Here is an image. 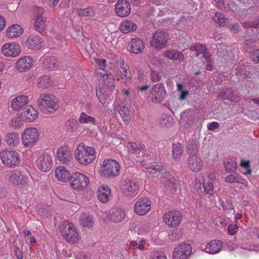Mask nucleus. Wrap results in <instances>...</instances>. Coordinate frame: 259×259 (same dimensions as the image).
Wrapping results in <instances>:
<instances>
[{
  "label": "nucleus",
  "mask_w": 259,
  "mask_h": 259,
  "mask_svg": "<svg viewBox=\"0 0 259 259\" xmlns=\"http://www.w3.org/2000/svg\"><path fill=\"white\" fill-rule=\"evenodd\" d=\"M74 154L78 162L83 165L89 164L96 158L95 149L81 143L77 146Z\"/></svg>",
  "instance_id": "obj_1"
},
{
  "label": "nucleus",
  "mask_w": 259,
  "mask_h": 259,
  "mask_svg": "<svg viewBox=\"0 0 259 259\" xmlns=\"http://www.w3.org/2000/svg\"><path fill=\"white\" fill-rule=\"evenodd\" d=\"M38 107L44 113H54L58 108L55 96L46 94H41L37 100Z\"/></svg>",
  "instance_id": "obj_2"
},
{
  "label": "nucleus",
  "mask_w": 259,
  "mask_h": 259,
  "mask_svg": "<svg viewBox=\"0 0 259 259\" xmlns=\"http://www.w3.org/2000/svg\"><path fill=\"white\" fill-rule=\"evenodd\" d=\"M60 232L66 240L72 243H76L79 240V235L74 225L66 221L60 226Z\"/></svg>",
  "instance_id": "obj_3"
},
{
  "label": "nucleus",
  "mask_w": 259,
  "mask_h": 259,
  "mask_svg": "<svg viewBox=\"0 0 259 259\" xmlns=\"http://www.w3.org/2000/svg\"><path fill=\"white\" fill-rule=\"evenodd\" d=\"M89 182V178L83 174L79 172L73 174L70 179L71 188L76 191L84 190Z\"/></svg>",
  "instance_id": "obj_4"
},
{
  "label": "nucleus",
  "mask_w": 259,
  "mask_h": 259,
  "mask_svg": "<svg viewBox=\"0 0 259 259\" xmlns=\"http://www.w3.org/2000/svg\"><path fill=\"white\" fill-rule=\"evenodd\" d=\"M120 168L119 163L116 160H106L101 167L102 175L106 177H115L119 174Z\"/></svg>",
  "instance_id": "obj_5"
},
{
  "label": "nucleus",
  "mask_w": 259,
  "mask_h": 259,
  "mask_svg": "<svg viewBox=\"0 0 259 259\" xmlns=\"http://www.w3.org/2000/svg\"><path fill=\"white\" fill-rule=\"evenodd\" d=\"M2 162L7 166L13 167L19 164L20 159L19 154L14 150H5L0 153Z\"/></svg>",
  "instance_id": "obj_6"
},
{
  "label": "nucleus",
  "mask_w": 259,
  "mask_h": 259,
  "mask_svg": "<svg viewBox=\"0 0 259 259\" xmlns=\"http://www.w3.org/2000/svg\"><path fill=\"white\" fill-rule=\"evenodd\" d=\"M168 39V34L162 31H156L153 35L150 45L157 50L164 48Z\"/></svg>",
  "instance_id": "obj_7"
},
{
  "label": "nucleus",
  "mask_w": 259,
  "mask_h": 259,
  "mask_svg": "<svg viewBox=\"0 0 259 259\" xmlns=\"http://www.w3.org/2000/svg\"><path fill=\"white\" fill-rule=\"evenodd\" d=\"M39 134L34 127H30L26 130L22 136V140L25 146L31 147L38 140Z\"/></svg>",
  "instance_id": "obj_8"
},
{
  "label": "nucleus",
  "mask_w": 259,
  "mask_h": 259,
  "mask_svg": "<svg viewBox=\"0 0 259 259\" xmlns=\"http://www.w3.org/2000/svg\"><path fill=\"white\" fill-rule=\"evenodd\" d=\"M151 100L155 103L162 102L166 96V92L163 84L157 83L154 85L151 92Z\"/></svg>",
  "instance_id": "obj_9"
},
{
  "label": "nucleus",
  "mask_w": 259,
  "mask_h": 259,
  "mask_svg": "<svg viewBox=\"0 0 259 259\" xmlns=\"http://www.w3.org/2000/svg\"><path fill=\"white\" fill-rule=\"evenodd\" d=\"M151 203V201L147 197L139 198L134 206L135 213L140 215L146 214L150 209Z\"/></svg>",
  "instance_id": "obj_10"
},
{
  "label": "nucleus",
  "mask_w": 259,
  "mask_h": 259,
  "mask_svg": "<svg viewBox=\"0 0 259 259\" xmlns=\"http://www.w3.org/2000/svg\"><path fill=\"white\" fill-rule=\"evenodd\" d=\"M191 252V246L188 243H183L175 247L173 252V258L187 259Z\"/></svg>",
  "instance_id": "obj_11"
},
{
  "label": "nucleus",
  "mask_w": 259,
  "mask_h": 259,
  "mask_svg": "<svg viewBox=\"0 0 259 259\" xmlns=\"http://www.w3.org/2000/svg\"><path fill=\"white\" fill-rule=\"evenodd\" d=\"M9 175V181L15 186H22L27 184L28 177L20 171H12Z\"/></svg>",
  "instance_id": "obj_12"
},
{
  "label": "nucleus",
  "mask_w": 259,
  "mask_h": 259,
  "mask_svg": "<svg viewBox=\"0 0 259 259\" xmlns=\"http://www.w3.org/2000/svg\"><path fill=\"white\" fill-rule=\"evenodd\" d=\"M182 214L178 211H170L166 212L164 217L163 220L166 224L171 227L178 226L182 220Z\"/></svg>",
  "instance_id": "obj_13"
},
{
  "label": "nucleus",
  "mask_w": 259,
  "mask_h": 259,
  "mask_svg": "<svg viewBox=\"0 0 259 259\" xmlns=\"http://www.w3.org/2000/svg\"><path fill=\"white\" fill-rule=\"evenodd\" d=\"M36 163L37 167L42 171H48L52 167V158L47 154L42 153L37 158Z\"/></svg>",
  "instance_id": "obj_14"
},
{
  "label": "nucleus",
  "mask_w": 259,
  "mask_h": 259,
  "mask_svg": "<svg viewBox=\"0 0 259 259\" xmlns=\"http://www.w3.org/2000/svg\"><path fill=\"white\" fill-rule=\"evenodd\" d=\"M217 97L221 99L227 100L231 102L238 103L241 101V98L236 95L230 88L222 89L219 92Z\"/></svg>",
  "instance_id": "obj_15"
},
{
  "label": "nucleus",
  "mask_w": 259,
  "mask_h": 259,
  "mask_svg": "<svg viewBox=\"0 0 259 259\" xmlns=\"http://www.w3.org/2000/svg\"><path fill=\"white\" fill-rule=\"evenodd\" d=\"M115 11L118 16L123 17L130 15L131 6L127 0H118L115 5Z\"/></svg>",
  "instance_id": "obj_16"
},
{
  "label": "nucleus",
  "mask_w": 259,
  "mask_h": 259,
  "mask_svg": "<svg viewBox=\"0 0 259 259\" xmlns=\"http://www.w3.org/2000/svg\"><path fill=\"white\" fill-rule=\"evenodd\" d=\"M138 184L132 181L125 182L122 187V192L126 196L134 197L138 194Z\"/></svg>",
  "instance_id": "obj_17"
},
{
  "label": "nucleus",
  "mask_w": 259,
  "mask_h": 259,
  "mask_svg": "<svg viewBox=\"0 0 259 259\" xmlns=\"http://www.w3.org/2000/svg\"><path fill=\"white\" fill-rule=\"evenodd\" d=\"M2 51L5 56L12 57L17 56L21 52L17 43L5 44L2 47Z\"/></svg>",
  "instance_id": "obj_18"
},
{
  "label": "nucleus",
  "mask_w": 259,
  "mask_h": 259,
  "mask_svg": "<svg viewBox=\"0 0 259 259\" xmlns=\"http://www.w3.org/2000/svg\"><path fill=\"white\" fill-rule=\"evenodd\" d=\"M32 59L28 56L22 57L16 63L15 67L19 72H24L29 70L32 66Z\"/></svg>",
  "instance_id": "obj_19"
},
{
  "label": "nucleus",
  "mask_w": 259,
  "mask_h": 259,
  "mask_svg": "<svg viewBox=\"0 0 259 259\" xmlns=\"http://www.w3.org/2000/svg\"><path fill=\"white\" fill-rule=\"evenodd\" d=\"M20 111L24 121L30 122L34 120L37 116V111L31 106H26Z\"/></svg>",
  "instance_id": "obj_20"
},
{
  "label": "nucleus",
  "mask_w": 259,
  "mask_h": 259,
  "mask_svg": "<svg viewBox=\"0 0 259 259\" xmlns=\"http://www.w3.org/2000/svg\"><path fill=\"white\" fill-rule=\"evenodd\" d=\"M107 218L114 222H120L125 215L124 211L120 208H113L109 211L105 212Z\"/></svg>",
  "instance_id": "obj_21"
},
{
  "label": "nucleus",
  "mask_w": 259,
  "mask_h": 259,
  "mask_svg": "<svg viewBox=\"0 0 259 259\" xmlns=\"http://www.w3.org/2000/svg\"><path fill=\"white\" fill-rule=\"evenodd\" d=\"M58 159L63 163H67L71 159V153L68 146L60 148L57 153Z\"/></svg>",
  "instance_id": "obj_22"
},
{
  "label": "nucleus",
  "mask_w": 259,
  "mask_h": 259,
  "mask_svg": "<svg viewBox=\"0 0 259 259\" xmlns=\"http://www.w3.org/2000/svg\"><path fill=\"white\" fill-rule=\"evenodd\" d=\"M188 164L189 168L193 171L199 172L202 168V161L198 156L189 157Z\"/></svg>",
  "instance_id": "obj_23"
},
{
  "label": "nucleus",
  "mask_w": 259,
  "mask_h": 259,
  "mask_svg": "<svg viewBox=\"0 0 259 259\" xmlns=\"http://www.w3.org/2000/svg\"><path fill=\"white\" fill-rule=\"evenodd\" d=\"M223 243L221 241L213 240L210 241L205 248V251L210 254H214L220 251Z\"/></svg>",
  "instance_id": "obj_24"
},
{
  "label": "nucleus",
  "mask_w": 259,
  "mask_h": 259,
  "mask_svg": "<svg viewBox=\"0 0 259 259\" xmlns=\"http://www.w3.org/2000/svg\"><path fill=\"white\" fill-rule=\"evenodd\" d=\"M111 191L107 185H103L100 187L98 191V199L103 203H106L109 200Z\"/></svg>",
  "instance_id": "obj_25"
},
{
  "label": "nucleus",
  "mask_w": 259,
  "mask_h": 259,
  "mask_svg": "<svg viewBox=\"0 0 259 259\" xmlns=\"http://www.w3.org/2000/svg\"><path fill=\"white\" fill-rule=\"evenodd\" d=\"M145 45L140 38H134L132 40L130 52L134 54H139L143 52Z\"/></svg>",
  "instance_id": "obj_26"
},
{
  "label": "nucleus",
  "mask_w": 259,
  "mask_h": 259,
  "mask_svg": "<svg viewBox=\"0 0 259 259\" xmlns=\"http://www.w3.org/2000/svg\"><path fill=\"white\" fill-rule=\"evenodd\" d=\"M55 175L57 179L61 182H66L70 179V174L68 170L62 166H59L55 169Z\"/></svg>",
  "instance_id": "obj_27"
},
{
  "label": "nucleus",
  "mask_w": 259,
  "mask_h": 259,
  "mask_svg": "<svg viewBox=\"0 0 259 259\" xmlns=\"http://www.w3.org/2000/svg\"><path fill=\"white\" fill-rule=\"evenodd\" d=\"M119 28L120 31L122 33H128L136 30L137 26L131 20H126L121 23Z\"/></svg>",
  "instance_id": "obj_28"
},
{
  "label": "nucleus",
  "mask_w": 259,
  "mask_h": 259,
  "mask_svg": "<svg viewBox=\"0 0 259 259\" xmlns=\"http://www.w3.org/2000/svg\"><path fill=\"white\" fill-rule=\"evenodd\" d=\"M164 55L168 59L174 61H182L184 59V55L176 50H170L164 52Z\"/></svg>",
  "instance_id": "obj_29"
},
{
  "label": "nucleus",
  "mask_w": 259,
  "mask_h": 259,
  "mask_svg": "<svg viewBox=\"0 0 259 259\" xmlns=\"http://www.w3.org/2000/svg\"><path fill=\"white\" fill-rule=\"evenodd\" d=\"M41 39L36 35L30 36L26 41L27 45L31 49L38 50L41 46Z\"/></svg>",
  "instance_id": "obj_30"
},
{
  "label": "nucleus",
  "mask_w": 259,
  "mask_h": 259,
  "mask_svg": "<svg viewBox=\"0 0 259 259\" xmlns=\"http://www.w3.org/2000/svg\"><path fill=\"white\" fill-rule=\"evenodd\" d=\"M5 141L10 147H14L19 143V135L16 133H7L5 137Z\"/></svg>",
  "instance_id": "obj_31"
},
{
  "label": "nucleus",
  "mask_w": 259,
  "mask_h": 259,
  "mask_svg": "<svg viewBox=\"0 0 259 259\" xmlns=\"http://www.w3.org/2000/svg\"><path fill=\"white\" fill-rule=\"evenodd\" d=\"M80 222L83 227L91 228L93 227L95 221L92 215L82 214L80 217Z\"/></svg>",
  "instance_id": "obj_32"
},
{
  "label": "nucleus",
  "mask_w": 259,
  "mask_h": 259,
  "mask_svg": "<svg viewBox=\"0 0 259 259\" xmlns=\"http://www.w3.org/2000/svg\"><path fill=\"white\" fill-rule=\"evenodd\" d=\"M23 33L22 28L17 24L12 25L7 31V36L9 37H14L20 35Z\"/></svg>",
  "instance_id": "obj_33"
},
{
  "label": "nucleus",
  "mask_w": 259,
  "mask_h": 259,
  "mask_svg": "<svg viewBox=\"0 0 259 259\" xmlns=\"http://www.w3.org/2000/svg\"><path fill=\"white\" fill-rule=\"evenodd\" d=\"M46 25L47 19L44 17L37 18L34 23L35 29L41 34L44 32Z\"/></svg>",
  "instance_id": "obj_34"
},
{
  "label": "nucleus",
  "mask_w": 259,
  "mask_h": 259,
  "mask_svg": "<svg viewBox=\"0 0 259 259\" xmlns=\"http://www.w3.org/2000/svg\"><path fill=\"white\" fill-rule=\"evenodd\" d=\"M27 101V97L21 96L14 98L12 101V107L14 110H17L23 107Z\"/></svg>",
  "instance_id": "obj_35"
},
{
  "label": "nucleus",
  "mask_w": 259,
  "mask_h": 259,
  "mask_svg": "<svg viewBox=\"0 0 259 259\" xmlns=\"http://www.w3.org/2000/svg\"><path fill=\"white\" fill-rule=\"evenodd\" d=\"M172 157L174 159L177 160L180 158L183 153V147L179 143L172 144Z\"/></svg>",
  "instance_id": "obj_36"
},
{
  "label": "nucleus",
  "mask_w": 259,
  "mask_h": 259,
  "mask_svg": "<svg viewBox=\"0 0 259 259\" xmlns=\"http://www.w3.org/2000/svg\"><path fill=\"white\" fill-rule=\"evenodd\" d=\"M215 22L221 27H226L229 24V20L223 13L217 12L214 18Z\"/></svg>",
  "instance_id": "obj_37"
},
{
  "label": "nucleus",
  "mask_w": 259,
  "mask_h": 259,
  "mask_svg": "<svg viewBox=\"0 0 259 259\" xmlns=\"http://www.w3.org/2000/svg\"><path fill=\"white\" fill-rule=\"evenodd\" d=\"M165 187L169 190L171 192H175L177 190V184L175 178L171 175L169 177L165 180Z\"/></svg>",
  "instance_id": "obj_38"
},
{
  "label": "nucleus",
  "mask_w": 259,
  "mask_h": 259,
  "mask_svg": "<svg viewBox=\"0 0 259 259\" xmlns=\"http://www.w3.org/2000/svg\"><path fill=\"white\" fill-rule=\"evenodd\" d=\"M117 110L121 117L124 122H128L130 120V111L127 107L125 105L119 106Z\"/></svg>",
  "instance_id": "obj_39"
},
{
  "label": "nucleus",
  "mask_w": 259,
  "mask_h": 259,
  "mask_svg": "<svg viewBox=\"0 0 259 259\" xmlns=\"http://www.w3.org/2000/svg\"><path fill=\"white\" fill-rule=\"evenodd\" d=\"M57 63L54 57H46L43 61L44 68L48 69H53L57 67Z\"/></svg>",
  "instance_id": "obj_40"
},
{
  "label": "nucleus",
  "mask_w": 259,
  "mask_h": 259,
  "mask_svg": "<svg viewBox=\"0 0 259 259\" xmlns=\"http://www.w3.org/2000/svg\"><path fill=\"white\" fill-rule=\"evenodd\" d=\"M225 168L228 172H234L237 169V163L231 159H228L224 161Z\"/></svg>",
  "instance_id": "obj_41"
},
{
  "label": "nucleus",
  "mask_w": 259,
  "mask_h": 259,
  "mask_svg": "<svg viewBox=\"0 0 259 259\" xmlns=\"http://www.w3.org/2000/svg\"><path fill=\"white\" fill-rule=\"evenodd\" d=\"M198 152V144L194 141H189L187 146V152L189 157L197 156Z\"/></svg>",
  "instance_id": "obj_42"
},
{
  "label": "nucleus",
  "mask_w": 259,
  "mask_h": 259,
  "mask_svg": "<svg viewBox=\"0 0 259 259\" xmlns=\"http://www.w3.org/2000/svg\"><path fill=\"white\" fill-rule=\"evenodd\" d=\"M65 126L67 131L73 132L75 131L78 127L77 120L72 118L69 119L65 122Z\"/></svg>",
  "instance_id": "obj_43"
},
{
  "label": "nucleus",
  "mask_w": 259,
  "mask_h": 259,
  "mask_svg": "<svg viewBox=\"0 0 259 259\" xmlns=\"http://www.w3.org/2000/svg\"><path fill=\"white\" fill-rule=\"evenodd\" d=\"M96 94L100 103L103 105L105 104L109 98L106 93L105 89L99 88L97 89Z\"/></svg>",
  "instance_id": "obj_44"
},
{
  "label": "nucleus",
  "mask_w": 259,
  "mask_h": 259,
  "mask_svg": "<svg viewBox=\"0 0 259 259\" xmlns=\"http://www.w3.org/2000/svg\"><path fill=\"white\" fill-rule=\"evenodd\" d=\"M51 79L47 75H45L40 78L37 82V85L39 88H46L51 86Z\"/></svg>",
  "instance_id": "obj_45"
},
{
  "label": "nucleus",
  "mask_w": 259,
  "mask_h": 259,
  "mask_svg": "<svg viewBox=\"0 0 259 259\" xmlns=\"http://www.w3.org/2000/svg\"><path fill=\"white\" fill-rule=\"evenodd\" d=\"M163 167L161 165H157L156 167L151 166L147 168V171L152 177L158 176L162 171Z\"/></svg>",
  "instance_id": "obj_46"
},
{
  "label": "nucleus",
  "mask_w": 259,
  "mask_h": 259,
  "mask_svg": "<svg viewBox=\"0 0 259 259\" xmlns=\"http://www.w3.org/2000/svg\"><path fill=\"white\" fill-rule=\"evenodd\" d=\"M213 185L212 183L209 181L207 182H204L203 184V190L202 191L201 188H200V190L201 192H204L207 194L212 195L213 192Z\"/></svg>",
  "instance_id": "obj_47"
},
{
  "label": "nucleus",
  "mask_w": 259,
  "mask_h": 259,
  "mask_svg": "<svg viewBox=\"0 0 259 259\" xmlns=\"http://www.w3.org/2000/svg\"><path fill=\"white\" fill-rule=\"evenodd\" d=\"M95 120L94 117L88 115L84 112H82L79 118V121L81 123H95Z\"/></svg>",
  "instance_id": "obj_48"
},
{
  "label": "nucleus",
  "mask_w": 259,
  "mask_h": 259,
  "mask_svg": "<svg viewBox=\"0 0 259 259\" xmlns=\"http://www.w3.org/2000/svg\"><path fill=\"white\" fill-rule=\"evenodd\" d=\"M103 81L104 82V84L108 89H112L114 87L115 80L112 74L109 73V75L106 76V77L104 79Z\"/></svg>",
  "instance_id": "obj_49"
},
{
  "label": "nucleus",
  "mask_w": 259,
  "mask_h": 259,
  "mask_svg": "<svg viewBox=\"0 0 259 259\" xmlns=\"http://www.w3.org/2000/svg\"><path fill=\"white\" fill-rule=\"evenodd\" d=\"M150 259H166V256L164 252L159 250H154L151 253Z\"/></svg>",
  "instance_id": "obj_50"
},
{
  "label": "nucleus",
  "mask_w": 259,
  "mask_h": 259,
  "mask_svg": "<svg viewBox=\"0 0 259 259\" xmlns=\"http://www.w3.org/2000/svg\"><path fill=\"white\" fill-rule=\"evenodd\" d=\"M143 241L140 240L139 243L136 241H131L130 243V249H139L140 250H143L145 246L143 243Z\"/></svg>",
  "instance_id": "obj_51"
},
{
  "label": "nucleus",
  "mask_w": 259,
  "mask_h": 259,
  "mask_svg": "<svg viewBox=\"0 0 259 259\" xmlns=\"http://www.w3.org/2000/svg\"><path fill=\"white\" fill-rule=\"evenodd\" d=\"M169 237V239L171 240H177L182 237V232L178 229L173 230L170 232Z\"/></svg>",
  "instance_id": "obj_52"
},
{
  "label": "nucleus",
  "mask_w": 259,
  "mask_h": 259,
  "mask_svg": "<svg viewBox=\"0 0 259 259\" xmlns=\"http://www.w3.org/2000/svg\"><path fill=\"white\" fill-rule=\"evenodd\" d=\"M226 27L229 28L230 31L234 33H237L240 30V26L238 23L233 24L229 22V24L227 25Z\"/></svg>",
  "instance_id": "obj_53"
},
{
  "label": "nucleus",
  "mask_w": 259,
  "mask_h": 259,
  "mask_svg": "<svg viewBox=\"0 0 259 259\" xmlns=\"http://www.w3.org/2000/svg\"><path fill=\"white\" fill-rule=\"evenodd\" d=\"M89 7L85 9H80L77 10V14L80 16H91L92 11Z\"/></svg>",
  "instance_id": "obj_54"
},
{
  "label": "nucleus",
  "mask_w": 259,
  "mask_h": 259,
  "mask_svg": "<svg viewBox=\"0 0 259 259\" xmlns=\"http://www.w3.org/2000/svg\"><path fill=\"white\" fill-rule=\"evenodd\" d=\"M44 12L45 10L41 7L35 6L33 8V13L34 16L36 17V19L39 17H43L42 15L44 14Z\"/></svg>",
  "instance_id": "obj_55"
},
{
  "label": "nucleus",
  "mask_w": 259,
  "mask_h": 259,
  "mask_svg": "<svg viewBox=\"0 0 259 259\" xmlns=\"http://www.w3.org/2000/svg\"><path fill=\"white\" fill-rule=\"evenodd\" d=\"M151 79L153 82L159 81L162 77L161 73L156 72L155 71H152L150 74Z\"/></svg>",
  "instance_id": "obj_56"
},
{
  "label": "nucleus",
  "mask_w": 259,
  "mask_h": 259,
  "mask_svg": "<svg viewBox=\"0 0 259 259\" xmlns=\"http://www.w3.org/2000/svg\"><path fill=\"white\" fill-rule=\"evenodd\" d=\"M96 73L98 77H102L104 79L106 77V76L109 75V72L107 70L103 68H99L96 70Z\"/></svg>",
  "instance_id": "obj_57"
},
{
  "label": "nucleus",
  "mask_w": 259,
  "mask_h": 259,
  "mask_svg": "<svg viewBox=\"0 0 259 259\" xmlns=\"http://www.w3.org/2000/svg\"><path fill=\"white\" fill-rule=\"evenodd\" d=\"M22 121H24V119L20 115L19 116L13 118L11 124L13 127H17L20 125V122Z\"/></svg>",
  "instance_id": "obj_58"
},
{
  "label": "nucleus",
  "mask_w": 259,
  "mask_h": 259,
  "mask_svg": "<svg viewBox=\"0 0 259 259\" xmlns=\"http://www.w3.org/2000/svg\"><path fill=\"white\" fill-rule=\"evenodd\" d=\"M136 150H135L134 152H132V153L137 156L141 157L143 155L145 151V146L144 145L141 144L140 145V146Z\"/></svg>",
  "instance_id": "obj_59"
},
{
  "label": "nucleus",
  "mask_w": 259,
  "mask_h": 259,
  "mask_svg": "<svg viewBox=\"0 0 259 259\" xmlns=\"http://www.w3.org/2000/svg\"><path fill=\"white\" fill-rule=\"evenodd\" d=\"M225 181L229 183H236L237 181V174H231L225 178Z\"/></svg>",
  "instance_id": "obj_60"
},
{
  "label": "nucleus",
  "mask_w": 259,
  "mask_h": 259,
  "mask_svg": "<svg viewBox=\"0 0 259 259\" xmlns=\"http://www.w3.org/2000/svg\"><path fill=\"white\" fill-rule=\"evenodd\" d=\"M193 50L197 52V56H198L199 54H202L206 51V48L203 45H197L193 48Z\"/></svg>",
  "instance_id": "obj_61"
},
{
  "label": "nucleus",
  "mask_w": 259,
  "mask_h": 259,
  "mask_svg": "<svg viewBox=\"0 0 259 259\" xmlns=\"http://www.w3.org/2000/svg\"><path fill=\"white\" fill-rule=\"evenodd\" d=\"M238 229V227L236 225L234 226L233 225H229L228 226V233L229 235H234L236 231V230Z\"/></svg>",
  "instance_id": "obj_62"
},
{
  "label": "nucleus",
  "mask_w": 259,
  "mask_h": 259,
  "mask_svg": "<svg viewBox=\"0 0 259 259\" xmlns=\"http://www.w3.org/2000/svg\"><path fill=\"white\" fill-rule=\"evenodd\" d=\"M251 58L255 63L259 62V50H256L252 53Z\"/></svg>",
  "instance_id": "obj_63"
},
{
  "label": "nucleus",
  "mask_w": 259,
  "mask_h": 259,
  "mask_svg": "<svg viewBox=\"0 0 259 259\" xmlns=\"http://www.w3.org/2000/svg\"><path fill=\"white\" fill-rule=\"evenodd\" d=\"M219 127V123L218 122L213 121L207 125L208 130L212 131Z\"/></svg>",
  "instance_id": "obj_64"
}]
</instances>
